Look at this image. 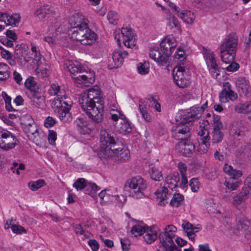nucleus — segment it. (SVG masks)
<instances>
[{"mask_svg":"<svg viewBox=\"0 0 251 251\" xmlns=\"http://www.w3.org/2000/svg\"><path fill=\"white\" fill-rule=\"evenodd\" d=\"M183 63L176 66L173 70V76L176 84L180 88H184L189 84V75Z\"/></svg>","mask_w":251,"mask_h":251,"instance_id":"9d476101","label":"nucleus"},{"mask_svg":"<svg viewBox=\"0 0 251 251\" xmlns=\"http://www.w3.org/2000/svg\"><path fill=\"white\" fill-rule=\"evenodd\" d=\"M22 125L24 132L28 138L39 129L34 120L29 116L26 117Z\"/></svg>","mask_w":251,"mask_h":251,"instance_id":"4be33fe9","label":"nucleus"},{"mask_svg":"<svg viewBox=\"0 0 251 251\" xmlns=\"http://www.w3.org/2000/svg\"><path fill=\"white\" fill-rule=\"evenodd\" d=\"M229 65L226 68L227 72H234L236 71L239 68V65L234 61L228 63Z\"/></svg>","mask_w":251,"mask_h":251,"instance_id":"052dcab7","label":"nucleus"},{"mask_svg":"<svg viewBox=\"0 0 251 251\" xmlns=\"http://www.w3.org/2000/svg\"><path fill=\"white\" fill-rule=\"evenodd\" d=\"M237 99V94L231 90L230 84L226 82L223 84V89L219 94V99L221 102L225 103L229 100L234 101Z\"/></svg>","mask_w":251,"mask_h":251,"instance_id":"a211bd4d","label":"nucleus"},{"mask_svg":"<svg viewBox=\"0 0 251 251\" xmlns=\"http://www.w3.org/2000/svg\"><path fill=\"white\" fill-rule=\"evenodd\" d=\"M180 180L179 175L178 172H174L172 174H169L166 177V186L173 190L177 186V183Z\"/></svg>","mask_w":251,"mask_h":251,"instance_id":"b1692460","label":"nucleus"},{"mask_svg":"<svg viewBox=\"0 0 251 251\" xmlns=\"http://www.w3.org/2000/svg\"><path fill=\"white\" fill-rule=\"evenodd\" d=\"M184 200L183 196L180 193H175L171 200L170 205L173 207H177L181 205Z\"/></svg>","mask_w":251,"mask_h":251,"instance_id":"ea45409f","label":"nucleus"},{"mask_svg":"<svg viewBox=\"0 0 251 251\" xmlns=\"http://www.w3.org/2000/svg\"><path fill=\"white\" fill-rule=\"evenodd\" d=\"M176 14L187 24H192L195 19L194 13L190 11L181 10L176 13Z\"/></svg>","mask_w":251,"mask_h":251,"instance_id":"473e14b6","label":"nucleus"},{"mask_svg":"<svg viewBox=\"0 0 251 251\" xmlns=\"http://www.w3.org/2000/svg\"><path fill=\"white\" fill-rule=\"evenodd\" d=\"M236 230L233 231L234 234H240V231H245L251 227V223L248 221H239L237 224Z\"/></svg>","mask_w":251,"mask_h":251,"instance_id":"4c0bfd02","label":"nucleus"},{"mask_svg":"<svg viewBox=\"0 0 251 251\" xmlns=\"http://www.w3.org/2000/svg\"><path fill=\"white\" fill-rule=\"evenodd\" d=\"M213 131H222L223 128V125L220 121V118L218 116H213Z\"/></svg>","mask_w":251,"mask_h":251,"instance_id":"8fccbe9b","label":"nucleus"},{"mask_svg":"<svg viewBox=\"0 0 251 251\" xmlns=\"http://www.w3.org/2000/svg\"><path fill=\"white\" fill-rule=\"evenodd\" d=\"M73 186L75 187L77 190H81L84 188L86 186L90 188L94 192L99 190L100 188L95 183H88L87 184L86 180L84 178H81L78 179L73 184Z\"/></svg>","mask_w":251,"mask_h":251,"instance_id":"bb28decb","label":"nucleus"},{"mask_svg":"<svg viewBox=\"0 0 251 251\" xmlns=\"http://www.w3.org/2000/svg\"><path fill=\"white\" fill-rule=\"evenodd\" d=\"M24 59L26 62L31 61L34 65L36 64V72L38 74L40 73L42 77H44L49 75L50 66L45 60H43L42 61L39 59H33L32 57H24Z\"/></svg>","mask_w":251,"mask_h":251,"instance_id":"f3484780","label":"nucleus"},{"mask_svg":"<svg viewBox=\"0 0 251 251\" xmlns=\"http://www.w3.org/2000/svg\"><path fill=\"white\" fill-rule=\"evenodd\" d=\"M241 183L242 181L240 180L237 179L234 181V180L230 179L228 181H226L224 185L230 190H234L237 189Z\"/></svg>","mask_w":251,"mask_h":251,"instance_id":"49530a36","label":"nucleus"},{"mask_svg":"<svg viewBox=\"0 0 251 251\" xmlns=\"http://www.w3.org/2000/svg\"><path fill=\"white\" fill-rule=\"evenodd\" d=\"M168 28L173 32L179 33L181 32L180 25L177 18L171 17L168 19Z\"/></svg>","mask_w":251,"mask_h":251,"instance_id":"f704fd0d","label":"nucleus"},{"mask_svg":"<svg viewBox=\"0 0 251 251\" xmlns=\"http://www.w3.org/2000/svg\"><path fill=\"white\" fill-rule=\"evenodd\" d=\"M220 55L222 61L226 64L233 62L236 56V53L227 52L226 50H220Z\"/></svg>","mask_w":251,"mask_h":251,"instance_id":"e433bc0d","label":"nucleus"},{"mask_svg":"<svg viewBox=\"0 0 251 251\" xmlns=\"http://www.w3.org/2000/svg\"><path fill=\"white\" fill-rule=\"evenodd\" d=\"M107 18L110 24L116 25L119 19V16L116 11H110L108 12Z\"/></svg>","mask_w":251,"mask_h":251,"instance_id":"09e8293b","label":"nucleus"},{"mask_svg":"<svg viewBox=\"0 0 251 251\" xmlns=\"http://www.w3.org/2000/svg\"><path fill=\"white\" fill-rule=\"evenodd\" d=\"M236 86L237 91L241 96L249 97L251 87L248 80L244 77H240L236 80Z\"/></svg>","mask_w":251,"mask_h":251,"instance_id":"aec40b11","label":"nucleus"},{"mask_svg":"<svg viewBox=\"0 0 251 251\" xmlns=\"http://www.w3.org/2000/svg\"><path fill=\"white\" fill-rule=\"evenodd\" d=\"M100 144L102 154L105 156L108 151L118 146L117 135L109 129L101 128L100 132Z\"/></svg>","mask_w":251,"mask_h":251,"instance_id":"0eeeda50","label":"nucleus"},{"mask_svg":"<svg viewBox=\"0 0 251 251\" xmlns=\"http://www.w3.org/2000/svg\"><path fill=\"white\" fill-rule=\"evenodd\" d=\"M111 201H113L116 206L122 207L124 203L126 201V198L123 195H116L111 196Z\"/></svg>","mask_w":251,"mask_h":251,"instance_id":"de8ad7c7","label":"nucleus"},{"mask_svg":"<svg viewBox=\"0 0 251 251\" xmlns=\"http://www.w3.org/2000/svg\"><path fill=\"white\" fill-rule=\"evenodd\" d=\"M146 187L145 180L142 177L137 176L128 180L125 183L124 189L132 197L139 199L144 196L143 191Z\"/></svg>","mask_w":251,"mask_h":251,"instance_id":"423d86ee","label":"nucleus"},{"mask_svg":"<svg viewBox=\"0 0 251 251\" xmlns=\"http://www.w3.org/2000/svg\"><path fill=\"white\" fill-rule=\"evenodd\" d=\"M250 103V101H247L244 103H239L235 106L234 110L239 113H246Z\"/></svg>","mask_w":251,"mask_h":251,"instance_id":"603ef678","label":"nucleus"},{"mask_svg":"<svg viewBox=\"0 0 251 251\" xmlns=\"http://www.w3.org/2000/svg\"><path fill=\"white\" fill-rule=\"evenodd\" d=\"M172 132L173 137L181 141L189 139L191 134L189 127L185 125L173 126Z\"/></svg>","mask_w":251,"mask_h":251,"instance_id":"6ab92c4d","label":"nucleus"},{"mask_svg":"<svg viewBox=\"0 0 251 251\" xmlns=\"http://www.w3.org/2000/svg\"><path fill=\"white\" fill-rule=\"evenodd\" d=\"M176 227L172 225L166 226L164 232H161L158 236L161 246H166L167 244H173V238L176 236Z\"/></svg>","mask_w":251,"mask_h":251,"instance_id":"4468645a","label":"nucleus"},{"mask_svg":"<svg viewBox=\"0 0 251 251\" xmlns=\"http://www.w3.org/2000/svg\"><path fill=\"white\" fill-rule=\"evenodd\" d=\"M157 199L159 200L158 204L160 206H165L168 203L167 200L168 194V190L167 186H165L158 189L155 193Z\"/></svg>","mask_w":251,"mask_h":251,"instance_id":"cd10ccee","label":"nucleus"},{"mask_svg":"<svg viewBox=\"0 0 251 251\" xmlns=\"http://www.w3.org/2000/svg\"><path fill=\"white\" fill-rule=\"evenodd\" d=\"M207 103V102L206 101L201 107L196 106L192 107L189 112L181 116L180 122L182 124H184L199 119L201 117L204 110V106L206 105Z\"/></svg>","mask_w":251,"mask_h":251,"instance_id":"ddd939ff","label":"nucleus"},{"mask_svg":"<svg viewBox=\"0 0 251 251\" xmlns=\"http://www.w3.org/2000/svg\"><path fill=\"white\" fill-rule=\"evenodd\" d=\"M114 35L119 46L121 40H122L126 47L129 48H132L136 45L135 36L131 28L129 27H123L121 30H116Z\"/></svg>","mask_w":251,"mask_h":251,"instance_id":"1a4fd4ad","label":"nucleus"},{"mask_svg":"<svg viewBox=\"0 0 251 251\" xmlns=\"http://www.w3.org/2000/svg\"><path fill=\"white\" fill-rule=\"evenodd\" d=\"M11 228L12 231L16 234H21L22 233H26V230L22 226L14 225L11 226Z\"/></svg>","mask_w":251,"mask_h":251,"instance_id":"680f3d73","label":"nucleus"},{"mask_svg":"<svg viewBox=\"0 0 251 251\" xmlns=\"http://www.w3.org/2000/svg\"><path fill=\"white\" fill-rule=\"evenodd\" d=\"M201 139V142L199 143L196 151L199 154H203L207 151L210 147V137L208 135V133L207 132L206 135Z\"/></svg>","mask_w":251,"mask_h":251,"instance_id":"c756f323","label":"nucleus"},{"mask_svg":"<svg viewBox=\"0 0 251 251\" xmlns=\"http://www.w3.org/2000/svg\"><path fill=\"white\" fill-rule=\"evenodd\" d=\"M251 193V188H250V187L244 186L239 194L242 195V196L244 197L245 199H247L248 198L249 194Z\"/></svg>","mask_w":251,"mask_h":251,"instance_id":"338daca9","label":"nucleus"},{"mask_svg":"<svg viewBox=\"0 0 251 251\" xmlns=\"http://www.w3.org/2000/svg\"><path fill=\"white\" fill-rule=\"evenodd\" d=\"M140 111L142 115L143 118L147 122H150L151 120V117L148 114L147 108L142 104H139Z\"/></svg>","mask_w":251,"mask_h":251,"instance_id":"4d7b16f0","label":"nucleus"},{"mask_svg":"<svg viewBox=\"0 0 251 251\" xmlns=\"http://www.w3.org/2000/svg\"><path fill=\"white\" fill-rule=\"evenodd\" d=\"M79 103L82 109L93 122L100 123L102 121L103 102L98 86H95L84 93Z\"/></svg>","mask_w":251,"mask_h":251,"instance_id":"f257e3e1","label":"nucleus"},{"mask_svg":"<svg viewBox=\"0 0 251 251\" xmlns=\"http://www.w3.org/2000/svg\"><path fill=\"white\" fill-rule=\"evenodd\" d=\"M157 227L152 226L151 227H147L145 231V234L144 236L145 241L147 244H151L153 242L157 237Z\"/></svg>","mask_w":251,"mask_h":251,"instance_id":"a878e982","label":"nucleus"},{"mask_svg":"<svg viewBox=\"0 0 251 251\" xmlns=\"http://www.w3.org/2000/svg\"><path fill=\"white\" fill-rule=\"evenodd\" d=\"M128 55L127 52L120 50H115L112 54V60L114 63L113 68H118L121 66L124 61L125 57Z\"/></svg>","mask_w":251,"mask_h":251,"instance_id":"393cba45","label":"nucleus"},{"mask_svg":"<svg viewBox=\"0 0 251 251\" xmlns=\"http://www.w3.org/2000/svg\"><path fill=\"white\" fill-rule=\"evenodd\" d=\"M149 64L148 62L139 63L138 65L137 69L139 74L145 75L149 72Z\"/></svg>","mask_w":251,"mask_h":251,"instance_id":"864d4df0","label":"nucleus"},{"mask_svg":"<svg viewBox=\"0 0 251 251\" xmlns=\"http://www.w3.org/2000/svg\"><path fill=\"white\" fill-rule=\"evenodd\" d=\"M105 157L110 158L114 161H120L122 162L127 161L130 158L129 151L126 147H114L111 151H108Z\"/></svg>","mask_w":251,"mask_h":251,"instance_id":"f8f14e48","label":"nucleus"},{"mask_svg":"<svg viewBox=\"0 0 251 251\" xmlns=\"http://www.w3.org/2000/svg\"><path fill=\"white\" fill-rule=\"evenodd\" d=\"M54 8L49 5H44L34 12L35 16L39 19H50L54 14Z\"/></svg>","mask_w":251,"mask_h":251,"instance_id":"5701e85b","label":"nucleus"},{"mask_svg":"<svg viewBox=\"0 0 251 251\" xmlns=\"http://www.w3.org/2000/svg\"><path fill=\"white\" fill-rule=\"evenodd\" d=\"M146 228L142 223L135 225L131 228V232L134 236L142 235L145 232Z\"/></svg>","mask_w":251,"mask_h":251,"instance_id":"79ce46f5","label":"nucleus"},{"mask_svg":"<svg viewBox=\"0 0 251 251\" xmlns=\"http://www.w3.org/2000/svg\"><path fill=\"white\" fill-rule=\"evenodd\" d=\"M195 145L189 139L180 141L176 146L178 151L183 156H189L194 151Z\"/></svg>","mask_w":251,"mask_h":251,"instance_id":"412c9836","label":"nucleus"},{"mask_svg":"<svg viewBox=\"0 0 251 251\" xmlns=\"http://www.w3.org/2000/svg\"><path fill=\"white\" fill-rule=\"evenodd\" d=\"M31 99L33 104L37 107H43L45 105L44 97L38 92L31 91Z\"/></svg>","mask_w":251,"mask_h":251,"instance_id":"7c9ffc66","label":"nucleus"},{"mask_svg":"<svg viewBox=\"0 0 251 251\" xmlns=\"http://www.w3.org/2000/svg\"><path fill=\"white\" fill-rule=\"evenodd\" d=\"M189 185L193 192H197L199 189V181L197 178H193L190 181Z\"/></svg>","mask_w":251,"mask_h":251,"instance_id":"13d9d810","label":"nucleus"},{"mask_svg":"<svg viewBox=\"0 0 251 251\" xmlns=\"http://www.w3.org/2000/svg\"><path fill=\"white\" fill-rule=\"evenodd\" d=\"M55 124V119L50 116L48 117L44 121V125L47 127L52 126Z\"/></svg>","mask_w":251,"mask_h":251,"instance_id":"69168bd1","label":"nucleus"},{"mask_svg":"<svg viewBox=\"0 0 251 251\" xmlns=\"http://www.w3.org/2000/svg\"><path fill=\"white\" fill-rule=\"evenodd\" d=\"M149 173L151 178L155 181H160L163 178L161 172L154 166L151 165Z\"/></svg>","mask_w":251,"mask_h":251,"instance_id":"a19ab883","label":"nucleus"},{"mask_svg":"<svg viewBox=\"0 0 251 251\" xmlns=\"http://www.w3.org/2000/svg\"><path fill=\"white\" fill-rule=\"evenodd\" d=\"M185 59V55L183 49L180 48L177 49L175 54V60L177 62L183 61Z\"/></svg>","mask_w":251,"mask_h":251,"instance_id":"6e6d98bb","label":"nucleus"},{"mask_svg":"<svg viewBox=\"0 0 251 251\" xmlns=\"http://www.w3.org/2000/svg\"><path fill=\"white\" fill-rule=\"evenodd\" d=\"M56 133L53 130H50L49 131L48 134V140L49 143L51 145H53L55 144V142L56 140Z\"/></svg>","mask_w":251,"mask_h":251,"instance_id":"e2e57ef3","label":"nucleus"},{"mask_svg":"<svg viewBox=\"0 0 251 251\" xmlns=\"http://www.w3.org/2000/svg\"><path fill=\"white\" fill-rule=\"evenodd\" d=\"M208 68L212 77L214 78H217L218 76L219 75L218 64L214 65L213 66H209Z\"/></svg>","mask_w":251,"mask_h":251,"instance_id":"bf43d9fd","label":"nucleus"},{"mask_svg":"<svg viewBox=\"0 0 251 251\" xmlns=\"http://www.w3.org/2000/svg\"><path fill=\"white\" fill-rule=\"evenodd\" d=\"M87 20L84 16L76 14L71 18L70 22L73 27L71 39L79 42L83 45H91L97 38V34L88 26Z\"/></svg>","mask_w":251,"mask_h":251,"instance_id":"f03ea898","label":"nucleus"},{"mask_svg":"<svg viewBox=\"0 0 251 251\" xmlns=\"http://www.w3.org/2000/svg\"><path fill=\"white\" fill-rule=\"evenodd\" d=\"M238 42L237 36L234 33H230L220 47V50H226L228 52L230 51L236 53L237 50Z\"/></svg>","mask_w":251,"mask_h":251,"instance_id":"2eb2a0df","label":"nucleus"},{"mask_svg":"<svg viewBox=\"0 0 251 251\" xmlns=\"http://www.w3.org/2000/svg\"><path fill=\"white\" fill-rule=\"evenodd\" d=\"M68 71L71 74L75 75L76 73L79 74L76 77H74L75 83L81 85V86H88L90 84L94 82V73L86 72V74H82L84 69L80 66L78 62L72 61H67L65 63Z\"/></svg>","mask_w":251,"mask_h":251,"instance_id":"39448f33","label":"nucleus"},{"mask_svg":"<svg viewBox=\"0 0 251 251\" xmlns=\"http://www.w3.org/2000/svg\"><path fill=\"white\" fill-rule=\"evenodd\" d=\"M247 130L245 123L242 121H234L229 126V134L235 139L240 140Z\"/></svg>","mask_w":251,"mask_h":251,"instance_id":"dca6fc26","label":"nucleus"},{"mask_svg":"<svg viewBox=\"0 0 251 251\" xmlns=\"http://www.w3.org/2000/svg\"><path fill=\"white\" fill-rule=\"evenodd\" d=\"M75 231L76 234L83 235L85 238H88L90 233L86 231L80 224H76L74 226Z\"/></svg>","mask_w":251,"mask_h":251,"instance_id":"5fc2aeb1","label":"nucleus"},{"mask_svg":"<svg viewBox=\"0 0 251 251\" xmlns=\"http://www.w3.org/2000/svg\"><path fill=\"white\" fill-rule=\"evenodd\" d=\"M9 67L4 63L0 62V80H5L9 77Z\"/></svg>","mask_w":251,"mask_h":251,"instance_id":"58836bf2","label":"nucleus"},{"mask_svg":"<svg viewBox=\"0 0 251 251\" xmlns=\"http://www.w3.org/2000/svg\"><path fill=\"white\" fill-rule=\"evenodd\" d=\"M203 55L208 67L217 64L215 55L212 51L204 48Z\"/></svg>","mask_w":251,"mask_h":251,"instance_id":"72a5a7b5","label":"nucleus"},{"mask_svg":"<svg viewBox=\"0 0 251 251\" xmlns=\"http://www.w3.org/2000/svg\"><path fill=\"white\" fill-rule=\"evenodd\" d=\"M19 143L17 137L7 130L0 132V148L4 150L13 149Z\"/></svg>","mask_w":251,"mask_h":251,"instance_id":"9b49d317","label":"nucleus"},{"mask_svg":"<svg viewBox=\"0 0 251 251\" xmlns=\"http://www.w3.org/2000/svg\"><path fill=\"white\" fill-rule=\"evenodd\" d=\"M246 199L242 195L239 194L235 195L233 198V204L235 205H239L242 203Z\"/></svg>","mask_w":251,"mask_h":251,"instance_id":"0e129e2a","label":"nucleus"},{"mask_svg":"<svg viewBox=\"0 0 251 251\" xmlns=\"http://www.w3.org/2000/svg\"><path fill=\"white\" fill-rule=\"evenodd\" d=\"M182 227L189 239L191 240L195 239V232H197L200 229L199 227L194 226L193 225L189 222L183 223L182 225Z\"/></svg>","mask_w":251,"mask_h":251,"instance_id":"c85d7f7f","label":"nucleus"},{"mask_svg":"<svg viewBox=\"0 0 251 251\" xmlns=\"http://www.w3.org/2000/svg\"><path fill=\"white\" fill-rule=\"evenodd\" d=\"M46 184V182L44 179H40L36 181H31L29 182L28 187L31 190L35 191L42 187L45 186Z\"/></svg>","mask_w":251,"mask_h":251,"instance_id":"37998d69","label":"nucleus"},{"mask_svg":"<svg viewBox=\"0 0 251 251\" xmlns=\"http://www.w3.org/2000/svg\"><path fill=\"white\" fill-rule=\"evenodd\" d=\"M75 123L76 126L79 127L80 129L83 130V133L88 132V128L87 126H88V122L85 119V118L83 117L78 118L75 120Z\"/></svg>","mask_w":251,"mask_h":251,"instance_id":"a18cd8bd","label":"nucleus"},{"mask_svg":"<svg viewBox=\"0 0 251 251\" xmlns=\"http://www.w3.org/2000/svg\"><path fill=\"white\" fill-rule=\"evenodd\" d=\"M212 141L214 143L220 142L223 139L224 134L222 131H212L211 133Z\"/></svg>","mask_w":251,"mask_h":251,"instance_id":"3c124183","label":"nucleus"},{"mask_svg":"<svg viewBox=\"0 0 251 251\" xmlns=\"http://www.w3.org/2000/svg\"><path fill=\"white\" fill-rule=\"evenodd\" d=\"M176 46L175 38L169 36L166 37L160 43L162 54L158 48L152 49L150 51V57L157 63L159 66H167L169 63V56Z\"/></svg>","mask_w":251,"mask_h":251,"instance_id":"20e7f679","label":"nucleus"},{"mask_svg":"<svg viewBox=\"0 0 251 251\" xmlns=\"http://www.w3.org/2000/svg\"><path fill=\"white\" fill-rule=\"evenodd\" d=\"M34 143L37 145L44 144L46 141V136L45 134L40 129L31 135L29 138Z\"/></svg>","mask_w":251,"mask_h":251,"instance_id":"2f4dec72","label":"nucleus"},{"mask_svg":"<svg viewBox=\"0 0 251 251\" xmlns=\"http://www.w3.org/2000/svg\"><path fill=\"white\" fill-rule=\"evenodd\" d=\"M111 119L116 122L114 126L120 132L126 134L132 130L130 123L126 117L120 111L112 109L110 112Z\"/></svg>","mask_w":251,"mask_h":251,"instance_id":"6e6552de","label":"nucleus"},{"mask_svg":"<svg viewBox=\"0 0 251 251\" xmlns=\"http://www.w3.org/2000/svg\"><path fill=\"white\" fill-rule=\"evenodd\" d=\"M49 93L50 95H56L52 102L51 106L60 120L64 123L70 122L73 118L69 111L73 102L66 97L64 90H61L58 84L53 83L50 85Z\"/></svg>","mask_w":251,"mask_h":251,"instance_id":"7ed1b4c3","label":"nucleus"},{"mask_svg":"<svg viewBox=\"0 0 251 251\" xmlns=\"http://www.w3.org/2000/svg\"><path fill=\"white\" fill-rule=\"evenodd\" d=\"M20 17L18 14H14L9 15L7 14V18H6V23L5 24L7 25H12L16 26L17 24L19 23Z\"/></svg>","mask_w":251,"mask_h":251,"instance_id":"c03bdc74","label":"nucleus"},{"mask_svg":"<svg viewBox=\"0 0 251 251\" xmlns=\"http://www.w3.org/2000/svg\"><path fill=\"white\" fill-rule=\"evenodd\" d=\"M64 25L63 24L58 20H54L51 22L49 26V30L55 33V35H58L64 30Z\"/></svg>","mask_w":251,"mask_h":251,"instance_id":"c9c22d12","label":"nucleus"},{"mask_svg":"<svg viewBox=\"0 0 251 251\" xmlns=\"http://www.w3.org/2000/svg\"><path fill=\"white\" fill-rule=\"evenodd\" d=\"M164 247V249L165 250V251H181L177 249L176 246L173 243V244H167L166 246H161Z\"/></svg>","mask_w":251,"mask_h":251,"instance_id":"774afa93","label":"nucleus"}]
</instances>
